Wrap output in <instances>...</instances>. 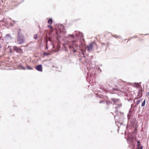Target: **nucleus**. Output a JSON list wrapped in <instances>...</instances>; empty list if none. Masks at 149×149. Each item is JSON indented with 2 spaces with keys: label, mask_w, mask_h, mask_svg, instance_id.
Instances as JSON below:
<instances>
[{
  "label": "nucleus",
  "mask_w": 149,
  "mask_h": 149,
  "mask_svg": "<svg viewBox=\"0 0 149 149\" xmlns=\"http://www.w3.org/2000/svg\"><path fill=\"white\" fill-rule=\"evenodd\" d=\"M105 101L104 100H101L99 102L100 103H104Z\"/></svg>",
  "instance_id": "393cba45"
},
{
  "label": "nucleus",
  "mask_w": 149,
  "mask_h": 149,
  "mask_svg": "<svg viewBox=\"0 0 149 149\" xmlns=\"http://www.w3.org/2000/svg\"><path fill=\"white\" fill-rule=\"evenodd\" d=\"M146 103L145 100H144L141 103V106L143 107L145 105Z\"/></svg>",
  "instance_id": "2eb2a0df"
},
{
  "label": "nucleus",
  "mask_w": 149,
  "mask_h": 149,
  "mask_svg": "<svg viewBox=\"0 0 149 149\" xmlns=\"http://www.w3.org/2000/svg\"><path fill=\"white\" fill-rule=\"evenodd\" d=\"M2 22H3L4 23H5L6 24H7V22L6 21V19H3V20L1 21Z\"/></svg>",
  "instance_id": "5701e85b"
},
{
  "label": "nucleus",
  "mask_w": 149,
  "mask_h": 149,
  "mask_svg": "<svg viewBox=\"0 0 149 149\" xmlns=\"http://www.w3.org/2000/svg\"><path fill=\"white\" fill-rule=\"evenodd\" d=\"M113 37H114L115 38H121V37L120 36H118L117 35H114Z\"/></svg>",
  "instance_id": "aec40b11"
},
{
  "label": "nucleus",
  "mask_w": 149,
  "mask_h": 149,
  "mask_svg": "<svg viewBox=\"0 0 149 149\" xmlns=\"http://www.w3.org/2000/svg\"><path fill=\"white\" fill-rule=\"evenodd\" d=\"M131 38H130V39H128V40H130V39H131Z\"/></svg>",
  "instance_id": "ea45409f"
},
{
  "label": "nucleus",
  "mask_w": 149,
  "mask_h": 149,
  "mask_svg": "<svg viewBox=\"0 0 149 149\" xmlns=\"http://www.w3.org/2000/svg\"><path fill=\"white\" fill-rule=\"evenodd\" d=\"M45 41H46V48H47H47H47V42H48V41H47V40H46Z\"/></svg>",
  "instance_id": "cd10ccee"
},
{
  "label": "nucleus",
  "mask_w": 149,
  "mask_h": 149,
  "mask_svg": "<svg viewBox=\"0 0 149 149\" xmlns=\"http://www.w3.org/2000/svg\"><path fill=\"white\" fill-rule=\"evenodd\" d=\"M111 100L114 102V103H115L116 102H118V100L117 99L112 98Z\"/></svg>",
  "instance_id": "ddd939ff"
},
{
  "label": "nucleus",
  "mask_w": 149,
  "mask_h": 149,
  "mask_svg": "<svg viewBox=\"0 0 149 149\" xmlns=\"http://www.w3.org/2000/svg\"><path fill=\"white\" fill-rule=\"evenodd\" d=\"M106 103L107 104H109L110 103V102L109 101H108L106 102Z\"/></svg>",
  "instance_id": "c756f323"
},
{
  "label": "nucleus",
  "mask_w": 149,
  "mask_h": 149,
  "mask_svg": "<svg viewBox=\"0 0 149 149\" xmlns=\"http://www.w3.org/2000/svg\"><path fill=\"white\" fill-rule=\"evenodd\" d=\"M130 140L131 143H133V141L134 140V137L133 136L130 139Z\"/></svg>",
  "instance_id": "4be33fe9"
},
{
  "label": "nucleus",
  "mask_w": 149,
  "mask_h": 149,
  "mask_svg": "<svg viewBox=\"0 0 149 149\" xmlns=\"http://www.w3.org/2000/svg\"><path fill=\"white\" fill-rule=\"evenodd\" d=\"M10 24H11V25H12V24H11V22H10Z\"/></svg>",
  "instance_id": "c03bdc74"
},
{
  "label": "nucleus",
  "mask_w": 149,
  "mask_h": 149,
  "mask_svg": "<svg viewBox=\"0 0 149 149\" xmlns=\"http://www.w3.org/2000/svg\"><path fill=\"white\" fill-rule=\"evenodd\" d=\"M10 49V51L11 52V49Z\"/></svg>",
  "instance_id": "37998d69"
},
{
  "label": "nucleus",
  "mask_w": 149,
  "mask_h": 149,
  "mask_svg": "<svg viewBox=\"0 0 149 149\" xmlns=\"http://www.w3.org/2000/svg\"><path fill=\"white\" fill-rule=\"evenodd\" d=\"M81 51L82 52V54L84 55V53L86 52V48H85V49H81Z\"/></svg>",
  "instance_id": "f3484780"
},
{
  "label": "nucleus",
  "mask_w": 149,
  "mask_h": 149,
  "mask_svg": "<svg viewBox=\"0 0 149 149\" xmlns=\"http://www.w3.org/2000/svg\"><path fill=\"white\" fill-rule=\"evenodd\" d=\"M13 21L15 23L16 22V21L14 20H13Z\"/></svg>",
  "instance_id": "a19ab883"
},
{
  "label": "nucleus",
  "mask_w": 149,
  "mask_h": 149,
  "mask_svg": "<svg viewBox=\"0 0 149 149\" xmlns=\"http://www.w3.org/2000/svg\"><path fill=\"white\" fill-rule=\"evenodd\" d=\"M5 38L6 40H10L12 39L13 38L10 34H7L5 37Z\"/></svg>",
  "instance_id": "423d86ee"
},
{
  "label": "nucleus",
  "mask_w": 149,
  "mask_h": 149,
  "mask_svg": "<svg viewBox=\"0 0 149 149\" xmlns=\"http://www.w3.org/2000/svg\"><path fill=\"white\" fill-rule=\"evenodd\" d=\"M118 107H114V109H115V113H116L117 112V109L118 108Z\"/></svg>",
  "instance_id": "b1692460"
},
{
  "label": "nucleus",
  "mask_w": 149,
  "mask_h": 149,
  "mask_svg": "<svg viewBox=\"0 0 149 149\" xmlns=\"http://www.w3.org/2000/svg\"><path fill=\"white\" fill-rule=\"evenodd\" d=\"M143 149L142 146H140V147L138 148H137V149Z\"/></svg>",
  "instance_id": "2f4dec72"
},
{
  "label": "nucleus",
  "mask_w": 149,
  "mask_h": 149,
  "mask_svg": "<svg viewBox=\"0 0 149 149\" xmlns=\"http://www.w3.org/2000/svg\"><path fill=\"white\" fill-rule=\"evenodd\" d=\"M43 54L45 56H47L49 54L47 52H44Z\"/></svg>",
  "instance_id": "a878e982"
},
{
  "label": "nucleus",
  "mask_w": 149,
  "mask_h": 149,
  "mask_svg": "<svg viewBox=\"0 0 149 149\" xmlns=\"http://www.w3.org/2000/svg\"><path fill=\"white\" fill-rule=\"evenodd\" d=\"M72 52H73V53H74L77 52V51L76 49H74V48L73 49Z\"/></svg>",
  "instance_id": "c85d7f7f"
},
{
  "label": "nucleus",
  "mask_w": 149,
  "mask_h": 149,
  "mask_svg": "<svg viewBox=\"0 0 149 149\" xmlns=\"http://www.w3.org/2000/svg\"><path fill=\"white\" fill-rule=\"evenodd\" d=\"M131 108H133V104H131Z\"/></svg>",
  "instance_id": "e433bc0d"
},
{
  "label": "nucleus",
  "mask_w": 149,
  "mask_h": 149,
  "mask_svg": "<svg viewBox=\"0 0 149 149\" xmlns=\"http://www.w3.org/2000/svg\"><path fill=\"white\" fill-rule=\"evenodd\" d=\"M36 69L38 71L42 72V65L41 64L37 65L36 67Z\"/></svg>",
  "instance_id": "39448f33"
},
{
  "label": "nucleus",
  "mask_w": 149,
  "mask_h": 149,
  "mask_svg": "<svg viewBox=\"0 0 149 149\" xmlns=\"http://www.w3.org/2000/svg\"><path fill=\"white\" fill-rule=\"evenodd\" d=\"M147 95H148L149 96V92H148L147 93Z\"/></svg>",
  "instance_id": "4c0bfd02"
},
{
  "label": "nucleus",
  "mask_w": 149,
  "mask_h": 149,
  "mask_svg": "<svg viewBox=\"0 0 149 149\" xmlns=\"http://www.w3.org/2000/svg\"><path fill=\"white\" fill-rule=\"evenodd\" d=\"M17 43L19 45H22L24 43L25 39L23 34L21 32V30L19 29L17 30Z\"/></svg>",
  "instance_id": "f257e3e1"
},
{
  "label": "nucleus",
  "mask_w": 149,
  "mask_h": 149,
  "mask_svg": "<svg viewBox=\"0 0 149 149\" xmlns=\"http://www.w3.org/2000/svg\"><path fill=\"white\" fill-rule=\"evenodd\" d=\"M1 45H0V49L1 48Z\"/></svg>",
  "instance_id": "79ce46f5"
},
{
  "label": "nucleus",
  "mask_w": 149,
  "mask_h": 149,
  "mask_svg": "<svg viewBox=\"0 0 149 149\" xmlns=\"http://www.w3.org/2000/svg\"><path fill=\"white\" fill-rule=\"evenodd\" d=\"M18 68L19 69H23L24 70L25 69V68L24 67L23 65H20L18 67Z\"/></svg>",
  "instance_id": "1a4fd4ad"
},
{
  "label": "nucleus",
  "mask_w": 149,
  "mask_h": 149,
  "mask_svg": "<svg viewBox=\"0 0 149 149\" xmlns=\"http://www.w3.org/2000/svg\"><path fill=\"white\" fill-rule=\"evenodd\" d=\"M69 48L70 49V50L71 51L70 54H71V52L73 51V49L74 48L73 46L70 45H69Z\"/></svg>",
  "instance_id": "9d476101"
},
{
  "label": "nucleus",
  "mask_w": 149,
  "mask_h": 149,
  "mask_svg": "<svg viewBox=\"0 0 149 149\" xmlns=\"http://www.w3.org/2000/svg\"><path fill=\"white\" fill-rule=\"evenodd\" d=\"M76 42V41L75 40H72L71 42V44H72V46H73V45H74L75 44V43Z\"/></svg>",
  "instance_id": "6ab92c4d"
},
{
  "label": "nucleus",
  "mask_w": 149,
  "mask_h": 149,
  "mask_svg": "<svg viewBox=\"0 0 149 149\" xmlns=\"http://www.w3.org/2000/svg\"><path fill=\"white\" fill-rule=\"evenodd\" d=\"M33 38L35 39H37L38 38V35L37 34H35L33 36Z\"/></svg>",
  "instance_id": "412c9836"
},
{
  "label": "nucleus",
  "mask_w": 149,
  "mask_h": 149,
  "mask_svg": "<svg viewBox=\"0 0 149 149\" xmlns=\"http://www.w3.org/2000/svg\"><path fill=\"white\" fill-rule=\"evenodd\" d=\"M52 18H50L49 19L48 21V23L49 24H52Z\"/></svg>",
  "instance_id": "9b49d317"
},
{
  "label": "nucleus",
  "mask_w": 149,
  "mask_h": 149,
  "mask_svg": "<svg viewBox=\"0 0 149 149\" xmlns=\"http://www.w3.org/2000/svg\"><path fill=\"white\" fill-rule=\"evenodd\" d=\"M62 28V29L63 31V30L64 29V26L62 25L61 26Z\"/></svg>",
  "instance_id": "473e14b6"
},
{
  "label": "nucleus",
  "mask_w": 149,
  "mask_h": 149,
  "mask_svg": "<svg viewBox=\"0 0 149 149\" xmlns=\"http://www.w3.org/2000/svg\"><path fill=\"white\" fill-rule=\"evenodd\" d=\"M140 92H140V90H139L138 92V97H141L142 96V93H141V94H140Z\"/></svg>",
  "instance_id": "f8f14e48"
},
{
  "label": "nucleus",
  "mask_w": 149,
  "mask_h": 149,
  "mask_svg": "<svg viewBox=\"0 0 149 149\" xmlns=\"http://www.w3.org/2000/svg\"><path fill=\"white\" fill-rule=\"evenodd\" d=\"M137 148L140 147V146H141V144H140V142L139 141H137Z\"/></svg>",
  "instance_id": "4468645a"
},
{
  "label": "nucleus",
  "mask_w": 149,
  "mask_h": 149,
  "mask_svg": "<svg viewBox=\"0 0 149 149\" xmlns=\"http://www.w3.org/2000/svg\"><path fill=\"white\" fill-rule=\"evenodd\" d=\"M68 36L72 37L73 38H74V35H73L69 34Z\"/></svg>",
  "instance_id": "bb28decb"
},
{
  "label": "nucleus",
  "mask_w": 149,
  "mask_h": 149,
  "mask_svg": "<svg viewBox=\"0 0 149 149\" xmlns=\"http://www.w3.org/2000/svg\"><path fill=\"white\" fill-rule=\"evenodd\" d=\"M128 124L132 127L134 126L135 124V119H132V118H131L128 119Z\"/></svg>",
  "instance_id": "f03ea898"
},
{
  "label": "nucleus",
  "mask_w": 149,
  "mask_h": 149,
  "mask_svg": "<svg viewBox=\"0 0 149 149\" xmlns=\"http://www.w3.org/2000/svg\"><path fill=\"white\" fill-rule=\"evenodd\" d=\"M27 68L28 70H32L33 68L31 67V66L28 65H27V67L25 68Z\"/></svg>",
  "instance_id": "dca6fc26"
},
{
  "label": "nucleus",
  "mask_w": 149,
  "mask_h": 149,
  "mask_svg": "<svg viewBox=\"0 0 149 149\" xmlns=\"http://www.w3.org/2000/svg\"><path fill=\"white\" fill-rule=\"evenodd\" d=\"M13 48L14 50L16 52L19 53L21 54H22L23 53L22 50L21 48H19L16 46H14L13 47Z\"/></svg>",
  "instance_id": "7ed1b4c3"
},
{
  "label": "nucleus",
  "mask_w": 149,
  "mask_h": 149,
  "mask_svg": "<svg viewBox=\"0 0 149 149\" xmlns=\"http://www.w3.org/2000/svg\"><path fill=\"white\" fill-rule=\"evenodd\" d=\"M65 50L66 52H68V49H67V48H65Z\"/></svg>",
  "instance_id": "c9c22d12"
},
{
  "label": "nucleus",
  "mask_w": 149,
  "mask_h": 149,
  "mask_svg": "<svg viewBox=\"0 0 149 149\" xmlns=\"http://www.w3.org/2000/svg\"><path fill=\"white\" fill-rule=\"evenodd\" d=\"M48 27L49 28H50V29H52V26H51V25H48Z\"/></svg>",
  "instance_id": "7c9ffc66"
},
{
  "label": "nucleus",
  "mask_w": 149,
  "mask_h": 149,
  "mask_svg": "<svg viewBox=\"0 0 149 149\" xmlns=\"http://www.w3.org/2000/svg\"><path fill=\"white\" fill-rule=\"evenodd\" d=\"M142 99H141L139 100H137V102H136V105H138L139 103L141 101H142Z\"/></svg>",
  "instance_id": "a211bd4d"
},
{
  "label": "nucleus",
  "mask_w": 149,
  "mask_h": 149,
  "mask_svg": "<svg viewBox=\"0 0 149 149\" xmlns=\"http://www.w3.org/2000/svg\"><path fill=\"white\" fill-rule=\"evenodd\" d=\"M93 45L92 43H91L89 45L87 46V48L88 51L89 52H90L93 49Z\"/></svg>",
  "instance_id": "20e7f679"
},
{
  "label": "nucleus",
  "mask_w": 149,
  "mask_h": 149,
  "mask_svg": "<svg viewBox=\"0 0 149 149\" xmlns=\"http://www.w3.org/2000/svg\"><path fill=\"white\" fill-rule=\"evenodd\" d=\"M137 37H138L137 36H134L133 37H132L131 38H137Z\"/></svg>",
  "instance_id": "72a5a7b5"
},
{
  "label": "nucleus",
  "mask_w": 149,
  "mask_h": 149,
  "mask_svg": "<svg viewBox=\"0 0 149 149\" xmlns=\"http://www.w3.org/2000/svg\"><path fill=\"white\" fill-rule=\"evenodd\" d=\"M78 34L79 35L77 34V33H76L77 36H80L81 38L83 37V35L82 33L79 31Z\"/></svg>",
  "instance_id": "6e6552de"
},
{
  "label": "nucleus",
  "mask_w": 149,
  "mask_h": 149,
  "mask_svg": "<svg viewBox=\"0 0 149 149\" xmlns=\"http://www.w3.org/2000/svg\"><path fill=\"white\" fill-rule=\"evenodd\" d=\"M137 105H136V104L134 106V108L135 107H137Z\"/></svg>",
  "instance_id": "f704fd0d"
},
{
  "label": "nucleus",
  "mask_w": 149,
  "mask_h": 149,
  "mask_svg": "<svg viewBox=\"0 0 149 149\" xmlns=\"http://www.w3.org/2000/svg\"><path fill=\"white\" fill-rule=\"evenodd\" d=\"M132 116V110L131 109H130L129 111V112L127 114V116L128 119H129L131 118V117Z\"/></svg>",
  "instance_id": "0eeeda50"
},
{
  "label": "nucleus",
  "mask_w": 149,
  "mask_h": 149,
  "mask_svg": "<svg viewBox=\"0 0 149 149\" xmlns=\"http://www.w3.org/2000/svg\"><path fill=\"white\" fill-rule=\"evenodd\" d=\"M98 70H100V71L101 72V69H100V68H98Z\"/></svg>",
  "instance_id": "58836bf2"
}]
</instances>
